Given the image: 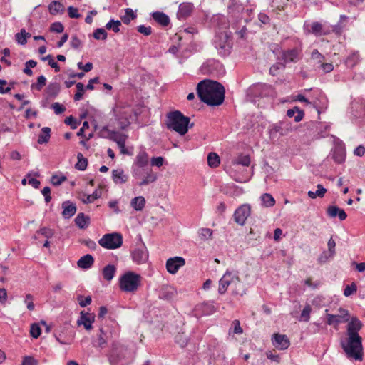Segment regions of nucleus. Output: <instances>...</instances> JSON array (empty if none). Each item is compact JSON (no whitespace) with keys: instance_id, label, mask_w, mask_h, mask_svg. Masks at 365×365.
<instances>
[{"instance_id":"1","label":"nucleus","mask_w":365,"mask_h":365,"mask_svg":"<svg viewBox=\"0 0 365 365\" xmlns=\"http://www.w3.org/2000/svg\"><path fill=\"white\" fill-rule=\"evenodd\" d=\"M363 323L356 317H352L346 326V338L341 341V346L346 356L357 361L363 359L362 338L359 331L362 329Z\"/></svg>"},{"instance_id":"2","label":"nucleus","mask_w":365,"mask_h":365,"mask_svg":"<svg viewBox=\"0 0 365 365\" xmlns=\"http://www.w3.org/2000/svg\"><path fill=\"white\" fill-rule=\"evenodd\" d=\"M225 93L223 86L212 80L201 81L197 86V93L201 101L211 106L221 105L225 99Z\"/></svg>"},{"instance_id":"3","label":"nucleus","mask_w":365,"mask_h":365,"mask_svg":"<svg viewBox=\"0 0 365 365\" xmlns=\"http://www.w3.org/2000/svg\"><path fill=\"white\" fill-rule=\"evenodd\" d=\"M190 118L185 116L180 111L175 110L169 112L166 115V127L170 130H174L181 135H185L188 128H192L194 124H190Z\"/></svg>"},{"instance_id":"4","label":"nucleus","mask_w":365,"mask_h":365,"mask_svg":"<svg viewBox=\"0 0 365 365\" xmlns=\"http://www.w3.org/2000/svg\"><path fill=\"white\" fill-rule=\"evenodd\" d=\"M230 285L240 287V289L232 290V294L242 296L245 293L244 287L239 277L233 274L231 272L227 271L220 279L218 292L220 294H225Z\"/></svg>"},{"instance_id":"5","label":"nucleus","mask_w":365,"mask_h":365,"mask_svg":"<svg viewBox=\"0 0 365 365\" xmlns=\"http://www.w3.org/2000/svg\"><path fill=\"white\" fill-rule=\"evenodd\" d=\"M141 277L133 272H127L119 279L120 289L125 292H135L140 285Z\"/></svg>"},{"instance_id":"6","label":"nucleus","mask_w":365,"mask_h":365,"mask_svg":"<svg viewBox=\"0 0 365 365\" xmlns=\"http://www.w3.org/2000/svg\"><path fill=\"white\" fill-rule=\"evenodd\" d=\"M128 349L114 342L112 344V349L108 354V359L111 365H123L125 361L128 354Z\"/></svg>"},{"instance_id":"7","label":"nucleus","mask_w":365,"mask_h":365,"mask_svg":"<svg viewBox=\"0 0 365 365\" xmlns=\"http://www.w3.org/2000/svg\"><path fill=\"white\" fill-rule=\"evenodd\" d=\"M214 46L220 55L226 56L230 53L232 41L227 32H221L215 36Z\"/></svg>"},{"instance_id":"8","label":"nucleus","mask_w":365,"mask_h":365,"mask_svg":"<svg viewBox=\"0 0 365 365\" xmlns=\"http://www.w3.org/2000/svg\"><path fill=\"white\" fill-rule=\"evenodd\" d=\"M98 244L108 250L117 249L123 244V236L119 232L107 233L98 240Z\"/></svg>"},{"instance_id":"9","label":"nucleus","mask_w":365,"mask_h":365,"mask_svg":"<svg viewBox=\"0 0 365 365\" xmlns=\"http://www.w3.org/2000/svg\"><path fill=\"white\" fill-rule=\"evenodd\" d=\"M148 163V155L144 151H140L136 155L135 164L139 167V168H135L133 170V175L135 178H140L143 173V170Z\"/></svg>"},{"instance_id":"10","label":"nucleus","mask_w":365,"mask_h":365,"mask_svg":"<svg viewBox=\"0 0 365 365\" xmlns=\"http://www.w3.org/2000/svg\"><path fill=\"white\" fill-rule=\"evenodd\" d=\"M251 208L249 205L240 206L234 213V220L240 225H244L247 218L250 216Z\"/></svg>"},{"instance_id":"11","label":"nucleus","mask_w":365,"mask_h":365,"mask_svg":"<svg viewBox=\"0 0 365 365\" xmlns=\"http://www.w3.org/2000/svg\"><path fill=\"white\" fill-rule=\"evenodd\" d=\"M131 255L133 260L138 264L145 263L148 259V252L143 244L135 247Z\"/></svg>"},{"instance_id":"12","label":"nucleus","mask_w":365,"mask_h":365,"mask_svg":"<svg viewBox=\"0 0 365 365\" xmlns=\"http://www.w3.org/2000/svg\"><path fill=\"white\" fill-rule=\"evenodd\" d=\"M185 264V260L182 257L169 258L166 262L167 271L172 274H175L179 269Z\"/></svg>"},{"instance_id":"13","label":"nucleus","mask_w":365,"mask_h":365,"mask_svg":"<svg viewBox=\"0 0 365 365\" xmlns=\"http://www.w3.org/2000/svg\"><path fill=\"white\" fill-rule=\"evenodd\" d=\"M272 343L279 350H285L290 346V341L287 335L278 333L272 335Z\"/></svg>"},{"instance_id":"14","label":"nucleus","mask_w":365,"mask_h":365,"mask_svg":"<svg viewBox=\"0 0 365 365\" xmlns=\"http://www.w3.org/2000/svg\"><path fill=\"white\" fill-rule=\"evenodd\" d=\"M195 315L197 317L203 315H210L215 312V308L212 302H203L195 306Z\"/></svg>"},{"instance_id":"15","label":"nucleus","mask_w":365,"mask_h":365,"mask_svg":"<svg viewBox=\"0 0 365 365\" xmlns=\"http://www.w3.org/2000/svg\"><path fill=\"white\" fill-rule=\"evenodd\" d=\"M245 10L242 4H238L235 1H230L228 6V13L231 17L236 19H242V13Z\"/></svg>"},{"instance_id":"16","label":"nucleus","mask_w":365,"mask_h":365,"mask_svg":"<svg viewBox=\"0 0 365 365\" xmlns=\"http://www.w3.org/2000/svg\"><path fill=\"white\" fill-rule=\"evenodd\" d=\"M301 52L297 48L284 51L282 53V59L285 63H296L301 58Z\"/></svg>"},{"instance_id":"17","label":"nucleus","mask_w":365,"mask_h":365,"mask_svg":"<svg viewBox=\"0 0 365 365\" xmlns=\"http://www.w3.org/2000/svg\"><path fill=\"white\" fill-rule=\"evenodd\" d=\"M176 294V289L168 284L163 285L159 291V298L164 300H171Z\"/></svg>"},{"instance_id":"18","label":"nucleus","mask_w":365,"mask_h":365,"mask_svg":"<svg viewBox=\"0 0 365 365\" xmlns=\"http://www.w3.org/2000/svg\"><path fill=\"white\" fill-rule=\"evenodd\" d=\"M331 158L335 163L342 164L346 159V150L342 145H337L331 150Z\"/></svg>"},{"instance_id":"19","label":"nucleus","mask_w":365,"mask_h":365,"mask_svg":"<svg viewBox=\"0 0 365 365\" xmlns=\"http://www.w3.org/2000/svg\"><path fill=\"white\" fill-rule=\"evenodd\" d=\"M62 208V216L64 219L71 218L76 214L77 210L76 204L69 200L63 202Z\"/></svg>"},{"instance_id":"20","label":"nucleus","mask_w":365,"mask_h":365,"mask_svg":"<svg viewBox=\"0 0 365 365\" xmlns=\"http://www.w3.org/2000/svg\"><path fill=\"white\" fill-rule=\"evenodd\" d=\"M222 66L219 61H209L202 66V71L204 73L215 75L217 70H220Z\"/></svg>"},{"instance_id":"21","label":"nucleus","mask_w":365,"mask_h":365,"mask_svg":"<svg viewBox=\"0 0 365 365\" xmlns=\"http://www.w3.org/2000/svg\"><path fill=\"white\" fill-rule=\"evenodd\" d=\"M193 10V4L191 3H182L180 5L177 13L179 19H185L191 15Z\"/></svg>"},{"instance_id":"22","label":"nucleus","mask_w":365,"mask_h":365,"mask_svg":"<svg viewBox=\"0 0 365 365\" xmlns=\"http://www.w3.org/2000/svg\"><path fill=\"white\" fill-rule=\"evenodd\" d=\"M130 115L127 111H122L121 110L116 113V119L121 130H125L130 125Z\"/></svg>"},{"instance_id":"23","label":"nucleus","mask_w":365,"mask_h":365,"mask_svg":"<svg viewBox=\"0 0 365 365\" xmlns=\"http://www.w3.org/2000/svg\"><path fill=\"white\" fill-rule=\"evenodd\" d=\"M327 213L330 217L332 218L338 216L340 220H344L347 217V215L344 210L340 209L335 205L329 206L327 209Z\"/></svg>"},{"instance_id":"24","label":"nucleus","mask_w":365,"mask_h":365,"mask_svg":"<svg viewBox=\"0 0 365 365\" xmlns=\"http://www.w3.org/2000/svg\"><path fill=\"white\" fill-rule=\"evenodd\" d=\"M94 321V317L89 315V314H85L83 312L81 313V316L77 321L78 325H83L86 330H91L93 328L92 323Z\"/></svg>"},{"instance_id":"25","label":"nucleus","mask_w":365,"mask_h":365,"mask_svg":"<svg viewBox=\"0 0 365 365\" xmlns=\"http://www.w3.org/2000/svg\"><path fill=\"white\" fill-rule=\"evenodd\" d=\"M145 176L143 178L142 181L138 183L139 186H144L150 183L154 182L157 180V175L153 173L150 168H145L143 170Z\"/></svg>"},{"instance_id":"26","label":"nucleus","mask_w":365,"mask_h":365,"mask_svg":"<svg viewBox=\"0 0 365 365\" xmlns=\"http://www.w3.org/2000/svg\"><path fill=\"white\" fill-rule=\"evenodd\" d=\"M92 344L98 349H103L107 344V335L103 329H100V333L98 334L97 339L93 340Z\"/></svg>"},{"instance_id":"27","label":"nucleus","mask_w":365,"mask_h":365,"mask_svg":"<svg viewBox=\"0 0 365 365\" xmlns=\"http://www.w3.org/2000/svg\"><path fill=\"white\" fill-rule=\"evenodd\" d=\"M152 17L158 24L163 26H167L170 24L168 16L162 11L153 12Z\"/></svg>"},{"instance_id":"28","label":"nucleus","mask_w":365,"mask_h":365,"mask_svg":"<svg viewBox=\"0 0 365 365\" xmlns=\"http://www.w3.org/2000/svg\"><path fill=\"white\" fill-rule=\"evenodd\" d=\"M116 272V267L113 264L106 265L102 270V275L105 280L110 282L113 279Z\"/></svg>"},{"instance_id":"29","label":"nucleus","mask_w":365,"mask_h":365,"mask_svg":"<svg viewBox=\"0 0 365 365\" xmlns=\"http://www.w3.org/2000/svg\"><path fill=\"white\" fill-rule=\"evenodd\" d=\"M93 262H94V259L92 257V255L87 254V255L81 257L78 259L77 264L80 268L88 269L93 265Z\"/></svg>"},{"instance_id":"30","label":"nucleus","mask_w":365,"mask_h":365,"mask_svg":"<svg viewBox=\"0 0 365 365\" xmlns=\"http://www.w3.org/2000/svg\"><path fill=\"white\" fill-rule=\"evenodd\" d=\"M112 178L115 183H125L127 182L128 177L124 174V171L121 169L113 170L112 172Z\"/></svg>"},{"instance_id":"31","label":"nucleus","mask_w":365,"mask_h":365,"mask_svg":"<svg viewBox=\"0 0 365 365\" xmlns=\"http://www.w3.org/2000/svg\"><path fill=\"white\" fill-rule=\"evenodd\" d=\"M61 89V86L58 83L53 82L51 83L46 88L45 93L47 95L48 98H54L56 97Z\"/></svg>"},{"instance_id":"32","label":"nucleus","mask_w":365,"mask_h":365,"mask_svg":"<svg viewBox=\"0 0 365 365\" xmlns=\"http://www.w3.org/2000/svg\"><path fill=\"white\" fill-rule=\"evenodd\" d=\"M304 111L299 109V107L294 106L292 109H289L287 112V115L289 118H294L295 122L301 121L304 118Z\"/></svg>"},{"instance_id":"33","label":"nucleus","mask_w":365,"mask_h":365,"mask_svg":"<svg viewBox=\"0 0 365 365\" xmlns=\"http://www.w3.org/2000/svg\"><path fill=\"white\" fill-rule=\"evenodd\" d=\"M361 61L358 51L352 52L345 60V64L349 68H354Z\"/></svg>"},{"instance_id":"34","label":"nucleus","mask_w":365,"mask_h":365,"mask_svg":"<svg viewBox=\"0 0 365 365\" xmlns=\"http://www.w3.org/2000/svg\"><path fill=\"white\" fill-rule=\"evenodd\" d=\"M90 217L84 215V213H78L75 218L76 225L81 229L86 228L88 226Z\"/></svg>"},{"instance_id":"35","label":"nucleus","mask_w":365,"mask_h":365,"mask_svg":"<svg viewBox=\"0 0 365 365\" xmlns=\"http://www.w3.org/2000/svg\"><path fill=\"white\" fill-rule=\"evenodd\" d=\"M311 32L316 36L327 35L329 31L324 29L322 24L319 22H313L311 25Z\"/></svg>"},{"instance_id":"36","label":"nucleus","mask_w":365,"mask_h":365,"mask_svg":"<svg viewBox=\"0 0 365 365\" xmlns=\"http://www.w3.org/2000/svg\"><path fill=\"white\" fill-rule=\"evenodd\" d=\"M327 324L328 325H333L335 329H337L338 325L341 323H344V319L340 318L338 314H327Z\"/></svg>"},{"instance_id":"37","label":"nucleus","mask_w":365,"mask_h":365,"mask_svg":"<svg viewBox=\"0 0 365 365\" xmlns=\"http://www.w3.org/2000/svg\"><path fill=\"white\" fill-rule=\"evenodd\" d=\"M48 10L51 14L55 15L58 13H63L64 6L58 1H53L48 6Z\"/></svg>"},{"instance_id":"38","label":"nucleus","mask_w":365,"mask_h":365,"mask_svg":"<svg viewBox=\"0 0 365 365\" xmlns=\"http://www.w3.org/2000/svg\"><path fill=\"white\" fill-rule=\"evenodd\" d=\"M256 91H260L259 95L261 96H266L272 95L273 93V88L267 84L265 83H261L258 84L255 86Z\"/></svg>"},{"instance_id":"39","label":"nucleus","mask_w":365,"mask_h":365,"mask_svg":"<svg viewBox=\"0 0 365 365\" xmlns=\"http://www.w3.org/2000/svg\"><path fill=\"white\" fill-rule=\"evenodd\" d=\"M51 129L48 127H44L38 135V143L39 144L46 143L49 141L51 137Z\"/></svg>"},{"instance_id":"40","label":"nucleus","mask_w":365,"mask_h":365,"mask_svg":"<svg viewBox=\"0 0 365 365\" xmlns=\"http://www.w3.org/2000/svg\"><path fill=\"white\" fill-rule=\"evenodd\" d=\"M131 206L135 210H142L145 205V200L142 196H138L134 197L131 200Z\"/></svg>"},{"instance_id":"41","label":"nucleus","mask_w":365,"mask_h":365,"mask_svg":"<svg viewBox=\"0 0 365 365\" xmlns=\"http://www.w3.org/2000/svg\"><path fill=\"white\" fill-rule=\"evenodd\" d=\"M118 133L115 131L110 130L107 126H104L101 128L99 132V136L104 138H108L113 140L115 136H118Z\"/></svg>"},{"instance_id":"42","label":"nucleus","mask_w":365,"mask_h":365,"mask_svg":"<svg viewBox=\"0 0 365 365\" xmlns=\"http://www.w3.org/2000/svg\"><path fill=\"white\" fill-rule=\"evenodd\" d=\"M137 15L132 9L128 8L125 10V15L121 16V20L125 24H129L131 20L135 19Z\"/></svg>"},{"instance_id":"43","label":"nucleus","mask_w":365,"mask_h":365,"mask_svg":"<svg viewBox=\"0 0 365 365\" xmlns=\"http://www.w3.org/2000/svg\"><path fill=\"white\" fill-rule=\"evenodd\" d=\"M121 26V21L119 20H110L106 25V29L108 30H111L115 33H118L120 31V27Z\"/></svg>"},{"instance_id":"44","label":"nucleus","mask_w":365,"mask_h":365,"mask_svg":"<svg viewBox=\"0 0 365 365\" xmlns=\"http://www.w3.org/2000/svg\"><path fill=\"white\" fill-rule=\"evenodd\" d=\"M46 78L44 76H40L37 78L36 83H33L31 85V90H37L38 91H41V89L46 86Z\"/></svg>"},{"instance_id":"45","label":"nucleus","mask_w":365,"mask_h":365,"mask_svg":"<svg viewBox=\"0 0 365 365\" xmlns=\"http://www.w3.org/2000/svg\"><path fill=\"white\" fill-rule=\"evenodd\" d=\"M207 164L211 168H216L220 164V157L215 153H210L207 155Z\"/></svg>"},{"instance_id":"46","label":"nucleus","mask_w":365,"mask_h":365,"mask_svg":"<svg viewBox=\"0 0 365 365\" xmlns=\"http://www.w3.org/2000/svg\"><path fill=\"white\" fill-rule=\"evenodd\" d=\"M261 200L263 205L267 207H273L275 204V200L272 195L269 193H264L261 196Z\"/></svg>"},{"instance_id":"47","label":"nucleus","mask_w":365,"mask_h":365,"mask_svg":"<svg viewBox=\"0 0 365 365\" xmlns=\"http://www.w3.org/2000/svg\"><path fill=\"white\" fill-rule=\"evenodd\" d=\"M77 158H78V162L76 164L75 168L79 170H86L87 165H88L87 159L83 157L82 153H78Z\"/></svg>"},{"instance_id":"48","label":"nucleus","mask_w":365,"mask_h":365,"mask_svg":"<svg viewBox=\"0 0 365 365\" xmlns=\"http://www.w3.org/2000/svg\"><path fill=\"white\" fill-rule=\"evenodd\" d=\"M311 58L314 61V65H317L319 66L322 63H323L324 56L321 54L318 50L315 49L311 53Z\"/></svg>"},{"instance_id":"49","label":"nucleus","mask_w":365,"mask_h":365,"mask_svg":"<svg viewBox=\"0 0 365 365\" xmlns=\"http://www.w3.org/2000/svg\"><path fill=\"white\" fill-rule=\"evenodd\" d=\"M93 36L96 40H106L108 34L106 30L103 28H98L94 31L93 33Z\"/></svg>"},{"instance_id":"50","label":"nucleus","mask_w":365,"mask_h":365,"mask_svg":"<svg viewBox=\"0 0 365 365\" xmlns=\"http://www.w3.org/2000/svg\"><path fill=\"white\" fill-rule=\"evenodd\" d=\"M312 312V307L309 304L305 306L303 309L300 317L299 321L308 322L310 319V313Z\"/></svg>"},{"instance_id":"51","label":"nucleus","mask_w":365,"mask_h":365,"mask_svg":"<svg viewBox=\"0 0 365 365\" xmlns=\"http://www.w3.org/2000/svg\"><path fill=\"white\" fill-rule=\"evenodd\" d=\"M175 340L181 347H185L187 344V337L184 333H178L175 337Z\"/></svg>"},{"instance_id":"52","label":"nucleus","mask_w":365,"mask_h":365,"mask_svg":"<svg viewBox=\"0 0 365 365\" xmlns=\"http://www.w3.org/2000/svg\"><path fill=\"white\" fill-rule=\"evenodd\" d=\"M99 197H101V192L96 190L91 195H84V198L82 199V201L83 203L88 204L93 202Z\"/></svg>"},{"instance_id":"53","label":"nucleus","mask_w":365,"mask_h":365,"mask_svg":"<svg viewBox=\"0 0 365 365\" xmlns=\"http://www.w3.org/2000/svg\"><path fill=\"white\" fill-rule=\"evenodd\" d=\"M76 88H77V92L74 95L73 98H74V101H80L84 94L85 87H84V85L81 82L77 83L76 84Z\"/></svg>"},{"instance_id":"54","label":"nucleus","mask_w":365,"mask_h":365,"mask_svg":"<svg viewBox=\"0 0 365 365\" xmlns=\"http://www.w3.org/2000/svg\"><path fill=\"white\" fill-rule=\"evenodd\" d=\"M212 230L210 228H202L200 230L199 236L202 240H206L212 237Z\"/></svg>"},{"instance_id":"55","label":"nucleus","mask_w":365,"mask_h":365,"mask_svg":"<svg viewBox=\"0 0 365 365\" xmlns=\"http://www.w3.org/2000/svg\"><path fill=\"white\" fill-rule=\"evenodd\" d=\"M234 163L237 165H242L243 166H248L250 163V158L249 155H240L234 160Z\"/></svg>"},{"instance_id":"56","label":"nucleus","mask_w":365,"mask_h":365,"mask_svg":"<svg viewBox=\"0 0 365 365\" xmlns=\"http://www.w3.org/2000/svg\"><path fill=\"white\" fill-rule=\"evenodd\" d=\"M357 291L356 284L352 282L351 284L347 285L344 290V295L345 297H349L351 294L356 293Z\"/></svg>"},{"instance_id":"57","label":"nucleus","mask_w":365,"mask_h":365,"mask_svg":"<svg viewBox=\"0 0 365 365\" xmlns=\"http://www.w3.org/2000/svg\"><path fill=\"white\" fill-rule=\"evenodd\" d=\"M30 334L32 337L37 339L41 334V329L38 324H32L30 329Z\"/></svg>"},{"instance_id":"58","label":"nucleus","mask_w":365,"mask_h":365,"mask_svg":"<svg viewBox=\"0 0 365 365\" xmlns=\"http://www.w3.org/2000/svg\"><path fill=\"white\" fill-rule=\"evenodd\" d=\"M65 175H53L51 179V183L55 186H58L62 184L63 182L66 180Z\"/></svg>"},{"instance_id":"59","label":"nucleus","mask_w":365,"mask_h":365,"mask_svg":"<svg viewBox=\"0 0 365 365\" xmlns=\"http://www.w3.org/2000/svg\"><path fill=\"white\" fill-rule=\"evenodd\" d=\"M25 29H22L20 32L16 34L15 38L16 41L19 44L21 45H25L27 42L26 39L25 38Z\"/></svg>"},{"instance_id":"60","label":"nucleus","mask_w":365,"mask_h":365,"mask_svg":"<svg viewBox=\"0 0 365 365\" xmlns=\"http://www.w3.org/2000/svg\"><path fill=\"white\" fill-rule=\"evenodd\" d=\"M125 139L126 135L118 133V135L115 136L112 140L116 142L120 148L124 149L125 146Z\"/></svg>"},{"instance_id":"61","label":"nucleus","mask_w":365,"mask_h":365,"mask_svg":"<svg viewBox=\"0 0 365 365\" xmlns=\"http://www.w3.org/2000/svg\"><path fill=\"white\" fill-rule=\"evenodd\" d=\"M338 311H339V314H337L340 317V318L342 319V317H343V319H344V322H347L349 324V322L351 321V317H350L349 312L347 309H345L343 308H339Z\"/></svg>"},{"instance_id":"62","label":"nucleus","mask_w":365,"mask_h":365,"mask_svg":"<svg viewBox=\"0 0 365 365\" xmlns=\"http://www.w3.org/2000/svg\"><path fill=\"white\" fill-rule=\"evenodd\" d=\"M77 299L79 303V305L81 307H86V306L89 305L92 302V299H91V296H87L86 297H85L83 299V296L79 295Z\"/></svg>"},{"instance_id":"63","label":"nucleus","mask_w":365,"mask_h":365,"mask_svg":"<svg viewBox=\"0 0 365 365\" xmlns=\"http://www.w3.org/2000/svg\"><path fill=\"white\" fill-rule=\"evenodd\" d=\"M21 365H38V361L33 356H25L23 357Z\"/></svg>"},{"instance_id":"64","label":"nucleus","mask_w":365,"mask_h":365,"mask_svg":"<svg viewBox=\"0 0 365 365\" xmlns=\"http://www.w3.org/2000/svg\"><path fill=\"white\" fill-rule=\"evenodd\" d=\"M64 26L61 22H54L51 25V31L56 33H62L63 31Z\"/></svg>"}]
</instances>
